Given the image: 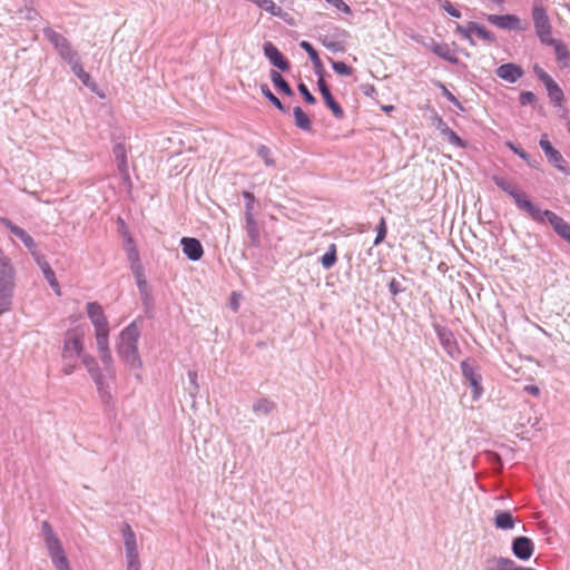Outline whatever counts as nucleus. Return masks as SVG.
Wrapping results in <instances>:
<instances>
[{
	"label": "nucleus",
	"mask_w": 570,
	"mask_h": 570,
	"mask_svg": "<svg viewBox=\"0 0 570 570\" xmlns=\"http://www.w3.org/2000/svg\"><path fill=\"white\" fill-rule=\"evenodd\" d=\"M246 233L249 237L250 245L254 247H258L261 244V236L257 222L254 218L253 214L246 215Z\"/></svg>",
	"instance_id": "393cba45"
},
{
	"label": "nucleus",
	"mask_w": 570,
	"mask_h": 570,
	"mask_svg": "<svg viewBox=\"0 0 570 570\" xmlns=\"http://www.w3.org/2000/svg\"><path fill=\"white\" fill-rule=\"evenodd\" d=\"M299 47L307 53L309 59H313L318 55V52L315 50V48L306 40H303L299 42Z\"/></svg>",
	"instance_id": "bf43d9fd"
},
{
	"label": "nucleus",
	"mask_w": 570,
	"mask_h": 570,
	"mask_svg": "<svg viewBox=\"0 0 570 570\" xmlns=\"http://www.w3.org/2000/svg\"><path fill=\"white\" fill-rule=\"evenodd\" d=\"M327 59L331 62L332 68L336 73H338L341 76H346V77L351 76L353 73V68L347 66L345 62L335 61L331 57H328Z\"/></svg>",
	"instance_id": "79ce46f5"
},
{
	"label": "nucleus",
	"mask_w": 570,
	"mask_h": 570,
	"mask_svg": "<svg viewBox=\"0 0 570 570\" xmlns=\"http://www.w3.org/2000/svg\"><path fill=\"white\" fill-rule=\"evenodd\" d=\"M82 364L87 368L88 373L90 374L92 381H99L104 377L100 367L98 366V363L96 358L89 354H82L80 356Z\"/></svg>",
	"instance_id": "a878e982"
},
{
	"label": "nucleus",
	"mask_w": 570,
	"mask_h": 570,
	"mask_svg": "<svg viewBox=\"0 0 570 570\" xmlns=\"http://www.w3.org/2000/svg\"><path fill=\"white\" fill-rule=\"evenodd\" d=\"M320 262L325 269H330L336 264L337 250L335 244L330 245L327 252L321 257Z\"/></svg>",
	"instance_id": "72a5a7b5"
},
{
	"label": "nucleus",
	"mask_w": 570,
	"mask_h": 570,
	"mask_svg": "<svg viewBox=\"0 0 570 570\" xmlns=\"http://www.w3.org/2000/svg\"><path fill=\"white\" fill-rule=\"evenodd\" d=\"M455 32L461 35L464 39H466L472 46L475 45L474 39L472 38L471 33L473 32V29H471V21L468 23L466 27L456 24Z\"/></svg>",
	"instance_id": "49530a36"
},
{
	"label": "nucleus",
	"mask_w": 570,
	"mask_h": 570,
	"mask_svg": "<svg viewBox=\"0 0 570 570\" xmlns=\"http://www.w3.org/2000/svg\"><path fill=\"white\" fill-rule=\"evenodd\" d=\"M461 370L464 381L469 383L473 390L474 399L479 397L483 392V387L481 385V375L475 372V368L471 364L470 360H464L461 362Z\"/></svg>",
	"instance_id": "9b49d317"
},
{
	"label": "nucleus",
	"mask_w": 570,
	"mask_h": 570,
	"mask_svg": "<svg viewBox=\"0 0 570 570\" xmlns=\"http://www.w3.org/2000/svg\"><path fill=\"white\" fill-rule=\"evenodd\" d=\"M325 105L331 109L333 115L337 119H342L344 117V110L341 105L334 99L332 92H328L323 97Z\"/></svg>",
	"instance_id": "e433bc0d"
},
{
	"label": "nucleus",
	"mask_w": 570,
	"mask_h": 570,
	"mask_svg": "<svg viewBox=\"0 0 570 570\" xmlns=\"http://www.w3.org/2000/svg\"><path fill=\"white\" fill-rule=\"evenodd\" d=\"M487 21L503 30L523 31L527 29L515 14H488Z\"/></svg>",
	"instance_id": "1a4fd4ad"
},
{
	"label": "nucleus",
	"mask_w": 570,
	"mask_h": 570,
	"mask_svg": "<svg viewBox=\"0 0 570 570\" xmlns=\"http://www.w3.org/2000/svg\"><path fill=\"white\" fill-rule=\"evenodd\" d=\"M387 234V227H386V220L384 217H381L380 223L376 227V237L374 239V245H380L386 237Z\"/></svg>",
	"instance_id": "a18cd8bd"
},
{
	"label": "nucleus",
	"mask_w": 570,
	"mask_h": 570,
	"mask_svg": "<svg viewBox=\"0 0 570 570\" xmlns=\"http://www.w3.org/2000/svg\"><path fill=\"white\" fill-rule=\"evenodd\" d=\"M544 87L548 91V96L551 102H553L556 106H561L564 100V94L560 86L554 80H552Z\"/></svg>",
	"instance_id": "7c9ffc66"
},
{
	"label": "nucleus",
	"mask_w": 570,
	"mask_h": 570,
	"mask_svg": "<svg viewBox=\"0 0 570 570\" xmlns=\"http://www.w3.org/2000/svg\"><path fill=\"white\" fill-rule=\"evenodd\" d=\"M69 66L71 71L77 76L83 86L98 94L100 97H104L102 94L98 92L97 83L91 79L90 75L83 70L80 57L69 63Z\"/></svg>",
	"instance_id": "a211bd4d"
},
{
	"label": "nucleus",
	"mask_w": 570,
	"mask_h": 570,
	"mask_svg": "<svg viewBox=\"0 0 570 570\" xmlns=\"http://www.w3.org/2000/svg\"><path fill=\"white\" fill-rule=\"evenodd\" d=\"M127 570H140V561L127 562Z\"/></svg>",
	"instance_id": "774afa93"
},
{
	"label": "nucleus",
	"mask_w": 570,
	"mask_h": 570,
	"mask_svg": "<svg viewBox=\"0 0 570 570\" xmlns=\"http://www.w3.org/2000/svg\"><path fill=\"white\" fill-rule=\"evenodd\" d=\"M188 379L190 384L194 386L195 392H197L199 389L197 384V373L195 371H188Z\"/></svg>",
	"instance_id": "338daca9"
},
{
	"label": "nucleus",
	"mask_w": 570,
	"mask_h": 570,
	"mask_svg": "<svg viewBox=\"0 0 570 570\" xmlns=\"http://www.w3.org/2000/svg\"><path fill=\"white\" fill-rule=\"evenodd\" d=\"M45 543L57 570H66V568L69 567V563L57 534L45 539Z\"/></svg>",
	"instance_id": "6e6552de"
},
{
	"label": "nucleus",
	"mask_w": 570,
	"mask_h": 570,
	"mask_svg": "<svg viewBox=\"0 0 570 570\" xmlns=\"http://www.w3.org/2000/svg\"><path fill=\"white\" fill-rule=\"evenodd\" d=\"M537 77L539 78V80L544 85L547 86L549 82H551L553 79L550 77L549 73H547L541 67H539L538 65L534 66L533 68Z\"/></svg>",
	"instance_id": "6e6d98bb"
},
{
	"label": "nucleus",
	"mask_w": 570,
	"mask_h": 570,
	"mask_svg": "<svg viewBox=\"0 0 570 570\" xmlns=\"http://www.w3.org/2000/svg\"><path fill=\"white\" fill-rule=\"evenodd\" d=\"M121 533L124 538L125 549L137 547L136 534L128 523L122 524Z\"/></svg>",
	"instance_id": "4c0bfd02"
},
{
	"label": "nucleus",
	"mask_w": 570,
	"mask_h": 570,
	"mask_svg": "<svg viewBox=\"0 0 570 570\" xmlns=\"http://www.w3.org/2000/svg\"><path fill=\"white\" fill-rule=\"evenodd\" d=\"M243 197L246 199L245 216L249 215V214H253L254 203H255L254 194L250 193V191H244L243 193Z\"/></svg>",
	"instance_id": "864d4df0"
},
{
	"label": "nucleus",
	"mask_w": 570,
	"mask_h": 570,
	"mask_svg": "<svg viewBox=\"0 0 570 570\" xmlns=\"http://www.w3.org/2000/svg\"><path fill=\"white\" fill-rule=\"evenodd\" d=\"M544 45L553 47L558 61H568L570 51L562 41L551 38Z\"/></svg>",
	"instance_id": "c756f323"
},
{
	"label": "nucleus",
	"mask_w": 570,
	"mask_h": 570,
	"mask_svg": "<svg viewBox=\"0 0 570 570\" xmlns=\"http://www.w3.org/2000/svg\"><path fill=\"white\" fill-rule=\"evenodd\" d=\"M132 271V274L135 275L136 277V281H137V286L140 291L141 294H146V291H147V281L145 279V276H144V269H142V266L139 267V269H131Z\"/></svg>",
	"instance_id": "de8ad7c7"
},
{
	"label": "nucleus",
	"mask_w": 570,
	"mask_h": 570,
	"mask_svg": "<svg viewBox=\"0 0 570 570\" xmlns=\"http://www.w3.org/2000/svg\"><path fill=\"white\" fill-rule=\"evenodd\" d=\"M277 405L274 401L267 399V397H259L254 401L253 403V412L256 415H269L272 412L276 410Z\"/></svg>",
	"instance_id": "b1692460"
},
{
	"label": "nucleus",
	"mask_w": 570,
	"mask_h": 570,
	"mask_svg": "<svg viewBox=\"0 0 570 570\" xmlns=\"http://www.w3.org/2000/svg\"><path fill=\"white\" fill-rule=\"evenodd\" d=\"M297 89L307 104L313 105L316 102L315 97L311 94V91L308 90L307 86L304 82H299Z\"/></svg>",
	"instance_id": "3c124183"
},
{
	"label": "nucleus",
	"mask_w": 570,
	"mask_h": 570,
	"mask_svg": "<svg viewBox=\"0 0 570 570\" xmlns=\"http://www.w3.org/2000/svg\"><path fill=\"white\" fill-rule=\"evenodd\" d=\"M183 253L193 262L199 261L204 255V248L199 239L194 237H183L180 239Z\"/></svg>",
	"instance_id": "dca6fc26"
},
{
	"label": "nucleus",
	"mask_w": 570,
	"mask_h": 570,
	"mask_svg": "<svg viewBox=\"0 0 570 570\" xmlns=\"http://www.w3.org/2000/svg\"><path fill=\"white\" fill-rule=\"evenodd\" d=\"M492 180L497 187L513 198L520 210L527 213L534 222L539 224L548 222L552 226V224L558 219L559 215L549 209H541L528 198L525 193L519 190L512 181L497 175L492 177Z\"/></svg>",
	"instance_id": "f257e3e1"
},
{
	"label": "nucleus",
	"mask_w": 570,
	"mask_h": 570,
	"mask_svg": "<svg viewBox=\"0 0 570 570\" xmlns=\"http://www.w3.org/2000/svg\"><path fill=\"white\" fill-rule=\"evenodd\" d=\"M440 7L453 18H461V12L453 7L450 0H439Z\"/></svg>",
	"instance_id": "09e8293b"
},
{
	"label": "nucleus",
	"mask_w": 570,
	"mask_h": 570,
	"mask_svg": "<svg viewBox=\"0 0 570 570\" xmlns=\"http://www.w3.org/2000/svg\"><path fill=\"white\" fill-rule=\"evenodd\" d=\"M45 38L53 46L59 57L68 65L79 58V53L75 50L70 41L61 33L55 31L50 27L42 29Z\"/></svg>",
	"instance_id": "20e7f679"
},
{
	"label": "nucleus",
	"mask_w": 570,
	"mask_h": 570,
	"mask_svg": "<svg viewBox=\"0 0 570 570\" xmlns=\"http://www.w3.org/2000/svg\"><path fill=\"white\" fill-rule=\"evenodd\" d=\"M442 136L446 138V140L455 147L465 148L466 146V142L461 137H459L456 132L453 131L450 127L442 134Z\"/></svg>",
	"instance_id": "a19ab883"
},
{
	"label": "nucleus",
	"mask_w": 570,
	"mask_h": 570,
	"mask_svg": "<svg viewBox=\"0 0 570 570\" xmlns=\"http://www.w3.org/2000/svg\"><path fill=\"white\" fill-rule=\"evenodd\" d=\"M0 222L12 235L18 237L28 249H36L37 244L35 239L24 229L17 226L9 218L6 217H2Z\"/></svg>",
	"instance_id": "f3484780"
},
{
	"label": "nucleus",
	"mask_w": 570,
	"mask_h": 570,
	"mask_svg": "<svg viewBox=\"0 0 570 570\" xmlns=\"http://www.w3.org/2000/svg\"><path fill=\"white\" fill-rule=\"evenodd\" d=\"M539 145L543 150L548 161L552 166H554L559 171H561L564 175L570 174L567 160L564 159L562 154L551 145V142L547 138V135H542Z\"/></svg>",
	"instance_id": "0eeeda50"
},
{
	"label": "nucleus",
	"mask_w": 570,
	"mask_h": 570,
	"mask_svg": "<svg viewBox=\"0 0 570 570\" xmlns=\"http://www.w3.org/2000/svg\"><path fill=\"white\" fill-rule=\"evenodd\" d=\"M514 519L510 511H498L494 518V524L498 529L509 530L514 527Z\"/></svg>",
	"instance_id": "cd10ccee"
},
{
	"label": "nucleus",
	"mask_w": 570,
	"mask_h": 570,
	"mask_svg": "<svg viewBox=\"0 0 570 570\" xmlns=\"http://www.w3.org/2000/svg\"><path fill=\"white\" fill-rule=\"evenodd\" d=\"M507 147L512 150L515 155H518L520 158H522L524 161H529V154L523 150L521 147L517 146L514 142L512 141H507L505 142Z\"/></svg>",
	"instance_id": "603ef678"
},
{
	"label": "nucleus",
	"mask_w": 570,
	"mask_h": 570,
	"mask_svg": "<svg viewBox=\"0 0 570 570\" xmlns=\"http://www.w3.org/2000/svg\"><path fill=\"white\" fill-rule=\"evenodd\" d=\"M96 341L98 352L107 351L109 348V330L96 331Z\"/></svg>",
	"instance_id": "ea45409f"
},
{
	"label": "nucleus",
	"mask_w": 570,
	"mask_h": 570,
	"mask_svg": "<svg viewBox=\"0 0 570 570\" xmlns=\"http://www.w3.org/2000/svg\"><path fill=\"white\" fill-rule=\"evenodd\" d=\"M126 559L127 562L139 561L137 547L126 549Z\"/></svg>",
	"instance_id": "e2e57ef3"
},
{
	"label": "nucleus",
	"mask_w": 570,
	"mask_h": 570,
	"mask_svg": "<svg viewBox=\"0 0 570 570\" xmlns=\"http://www.w3.org/2000/svg\"><path fill=\"white\" fill-rule=\"evenodd\" d=\"M37 263L39 267L41 268L43 276L46 281L49 283L50 287L60 295V287L59 283L56 278V274L49 263L43 257H37Z\"/></svg>",
	"instance_id": "5701e85b"
},
{
	"label": "nucleus",
	"mask_w": 570,
	"mask_h": 570,
	"mask_svg": "<svg viewBox=\"0 0 570 570\" xmlns=\"http://www.w3.org/2000/svg\"><path fill=\"white\" fill-rule=\"evenodd\" d=\"M495 75L504 81L514 83L524 75V71L521 66L508 62L499 66L495 69Z\"/></svg>",
	"instance_id": "2eb2a0df"
},
{
	"label": "nucleus",
	"mask_w": 570,
	"mask_h": 570,
	"mask_svg": "<svg viewBox=\"0 0 570 570\" xmlns=\"http://www.w3.org/2000/svg\"><path fill=\"white\" fill-rule=\"evenodd\" d=\"M16 283L0 284V316L12 307Z\"/></svg>",
	"instance_id": "aec40b11"
},
{
	"label": "nucleus",
	"mask_w": 570,
	"mask_h": 570,
	"mask_svg": "<svg viewBox=\"0 0 570 570\" xmlns=\"http://www.w3.org/2000/svg\"><path fill=\"white\" fill-rule=\"evenodd\" d=\"M537 97L532 91H522L520 94V104L522 106L531 105L535 101Z\"/></svg>",
	"instance_id": "13d9d810"
},
{
	"label": "nucleus",
	"mask_w": 570,
	"mask_h": 570,
	"mask_svg": "<svg viewBox=\"0 0 570 570\" xmlns=\"http://www.w3.org/2000/svg\"><path fill=\"white\" fill-rule=\"evenodd\" d=\"M262 95L279 111L287 112V107L272 92L268 85L262 83L259 86Z\"/></svg>",
	"instance_id": "473e14b6"
},
{
	"label": "nucleus",
	"mask_w": 570,
	"mask_h": 570,
	"mask_svg": "<svg viewBox=\"0 0 570 570\" xmlns=\"http://www.w3.org/2000/svg\"><path fill=\"white\" fill-rule=\"evenodd\" d=\"M436 86L441 89L442 96L446 98L451 104H453L460 110H464L460 100L440 81L436 82Z\"/></svg>",
	"instance_id": "37998d69"
},
{
	"label": "nucleus",
	"mask_w": 570,
	"mask_h": 570,
	"mask_svg": "<svg viewBox=\"0 0 570 570\" xmlns=\"http://www.w3.org/2000/svg\"><path fill=\"white\" fill-rule=\"evenodd\" d=\"M139 336L140 331L137 325V321L131 322L119 334L117 353L120 360L130 368H138L141 366V360L138 353Z\"/></svg>",
	"instance_id": "f03ea898"
},
{
	"label": "nucleus",
	"mask_w": 570,
	"mask_h": 570,
	"mask_svg": "<svg viewBox=\"0 0 570 570\" xmlns=\"http://www.w3.org/2000/svg\"><path fill=\"white\" fill-rule=\"evenodd\" d=\"M293 116L295 119V125L299 129H302L304 131H309L312 129L311 119L308 118L306 112L299 106H296L293 108Z\"/></svg>",
	"instance_id": "c85d7f7f"
},
{
	"label": "nucleus",
	"mask_w": 570,
	"mask_h": 570,
	"mask_svg": "<svg viewBox=\"0 0 570 570\" xmlns=\"http://www.w3.org/2000/svg\"><path fill=\"white\" fill-rule=\"evenodd\" d=\"M264 56L268 61L281 71H288L291 63L287 58L278 50V48L271 41L263 45Z\"/></svg>",
	"instance_id": "f8f14e48"
},
{
	"label": "nucleus",
	"mask_w": 570,
	"mask_h": 570,
	"mask_svg": "<svg viewBox=\"0 0 570 570\" xmlns=\"http://www.w3.org/2000/svg\"><path fill=\"white\" fill-rule=\"evenodd\" d=\"M327 3L334 6L337 10L350 14L352 12L351 7L346 4L343 0H325Z\"/></svg>",
	"instance_id": "4d7b16f0"
},
{
	"label": "nucleus",
	"mask_w": 570,
	"mask_h": 570,
	"mask_svg": "<svg viewBox=\"0 0 570 570\" xmlns=\"http://www.w3.org/2000/svg\"><path fill=\"white\" fill-rule=\"evenodd\" d=\"M322 29L325 33H321L318 40L326 49L332 52L346 51V40L350 37L347 30L334 24L323 26Z\"/></svg>",
	"instance_id": "7ed1b4c3"
},
{
	"label": "nucleus",
	"mask_w": 570,
	"mask_h": 570,
	"mask_svg": "<svg viewBox=\"0 0 570 570\" xmlns=\"http://www.w3.org/2000/svg\"><path fill=\"white\" fill-rule=\"evenodd\" d=\"M83 354L82 335L75 330L66 333L62 361L77 360Z\"/></svg>",
	"instance_id": "423d86ee"
},
{
	"label": "nucleus",
	"mask_w": 570,
	"mask_h": 570,
	"mask_svg": "<svg viewBox=\"0 0 570 570\" xmlns=\"http://www.w3.org/2000/svg\"><path fill=\"white\" fill-rule=\"evenodd\" d=\"M471 29H473V32H475L476 36L484 41L492 43L495 42L497 40L494 33H492L484 26L478 22L471 21Z\"/></svg>",
	"instance_id": "f704fd0d"
},
{
	"label": "nucleus",
	"mask_w": 570,
	"mask_h": 570,
	"mask_svg": "<svg viewBox=\"0 0 570 570\" xmlns=\"http://www.w3.org/2000/svg\"><path fill=\"white\" fill-rule=\"evenodd\" d=\"M556 234L564 239L570 245V224L567 223L562 217L558 219L551 226Z\"/></svg>",
	"instance_id": "2f4dec72"
},
{
	"label": "nucleus",
	"mask_w": 570,
	"mask_h": 570,
	"mask_svg": "<svg viewBox=\"0 0 570 570\" xmlns=\"http://www.w3.org/2000/svg\"><path fill=\"white\" fill-rule=\"evenodd\" d=\"M269 77L276 89L288 97L294 96L292 87L278 71L272 70Z\"/></svg>",
	"instance_id": "bb28decb"
},
{
	"label": "nucleus",
	"mask_w": 570,
	"mask_h": 570,
	"mask_svg": "<svg viewBox=\"0 0 570 570\" xmlns=\"http://www.w3.org/2000/svg\"><path fill=\"white\" fill-rule=\"evenodd\" d=\"M95 384L97 386V391L99 393L101 402L106 405H109L112 400V396L110 393L109 385L105 382V377L100 379L99 381H95Z\"/></svg>",
	"instance_id": "c9c22d12"
},
{
	"label": "nucleus",
	"mask_w": 570,
	"mask_h": 570,
	"mask_svg": "<svg viewBox=\"0 0 570 570\" xmlns=\"http://www.w3.org/2000/svg\"><path fill=\"white\" fill-rule=\"evenodd\" d=\"M435 333L440 344L451 358H456L461 353L460 347L451 330L444 326H435Z\"/></svg>",
	"instance_id": "9d476101"
},
{
	"label": "nucleus",
	"mask_w": 570,
	"mask_h": 570,
	"mask_svg": "<svg viewBox=\"0 0 570 570\" xmlns=\"http://www.w3.org/2000/svg\"><path fill=\"white\" fill-rule=\"evenodd\" d=\"M98 353H99L100 361H101V363L104 365L105 372L109 376L112 377L115 375V368L112 366V356H111L110 350L101 351V352H98Z\"/></svg>",
	"instance_id": "58836bf2"
},
{
	"label": "nucleus",
	"mask_w": 570,
	"mask_h": 570,
	"mask_svg": "<svg viewBox=\"0 0 570 570\" xmlns=\"http://www.w3.org/2000/svg\"><path fill=\"white\" fill-rule=\"evenodd\" d=\"M389 291L393 296H396L401 293H404L406 288L402 285L401 281L392 278L389 283Z\"/></svg>",
	"instance_id": "8fccbe9b"
},
{
	"label": "nucleus",
	"mask_w": 570,
	"mask_h": 570,
	"mask_svg": "<svg viewBox=\"0 0 570 570\" xmlns=\"http://www.w3.org/2000/svg\"><path fill=\"white\" fill-rule=\"evenodd\" d=\"M112 153L117 163V168L125 180H129V170L127 163L126 148L124 144L118 142L114 146Z\"/></svg>",
	"instance_id": "412c9836"
},
{
	"label": "nucleus",
	"mask_w": 570,
	"mask_h": 570,
	"mask_svg": "<svg viewBox=\"0 0 570 570\" xmlns=\"http://www.w3.org/2000/svg\"><path fill=\"white\" fill-rule=\"evenodd\" d=\"M16 283V271L10 257L0 248V284Z\"/></svg>",
	"instance_id": "6ab92c4d"
},
{
	"label": "nucleus",
	"mask_w": 570,
	"mask_h": 570,
	"mask_svg": "<svg viewBox=\"0 0 570 570\" xmlns=\"http://www.w3.org/2000/svg\"><path fill=\"white\" fill-rule=\"evenodd\" d=\"M532 19L538 38L542 43H546L552 38V27L546 8L535 3L532 8Z\"/></svg>",
	"instance_id": "39448f33"
},
{
	"label": "nucleus",
	"mask_w": 570,
	"mask_h": 570,
	"mask_svg": "<svg viewBox=\"0 0 570 570\" xmlns=\"http://www.w3.org/2000/svg\"><path fill=\"white\" fill-rule=\"evenodd\" d=\"M433 124L441 135L449 128L448 124L439 115L434 116Z\"/></svg>",
	"instance_id": "052dcab7"
},
{
	"label": "nucleus",
	"mask_w": 570,
	"mask_h": 570,
	"mask_svg": "<svg viewBox=\"0 0 570 570\" xmlns=\"http://www.w3.org/2000/svg\"><path fill=\"white\" fill-rule=\"evenodd\" d=\"M430 49L438 57L444 59L445 61H448L452 65H458L460 62L459 58L451 50V48L449 47L448 43H439V42L433 41Z\"/></svg>",
	"instance_id": "4be33fe9"
},
{
	"label": "nucleus",
	"mask_w": 570,
	"mask_h": 570,
	"mask_svg": "<svg viewBox=\"0 0 570 570\" xmlns=\"http://www.w3.org/2000/svg\"><path fill=\"white\" fill-rule=\"evenodd\" d=\"M257 155L264 159L265 164L267 166H271L274 164L273 159L269 158V155H271V150L268 147H266L265 145H261L258 146L257 148Z\"/></svg>",
	"instance_id": "5fc2aeb1"
},
{
	"label": "nucleus",
	"mask_w": 570,
	"mask_h": 570,
	"mask_svg": "<svg viewBox=\"0 0 570 570\" xmlns=\"http://www.w3.org/2000/svg\"><path fill=\"white\" fill-rule=\"evenodd\" d=\"M127 257L130 262L131 269H139L141 267L140 259H139V253L137 248L132 245L130 247H127Z\"/></svg>",
	"instance_id": "c03bdc74"
},
{
	"label": "nucleus",
	"mask_w": 570,
	"mask_h": 570,
	"mask_svg": "<svg viewBox=\"0 0 570 570\" xmlns=\"http://www.w3.org/2000/svg\"><path fill=\"white\" fill-rule=\"evenodd\" d=\"M77 360H68V361H63V367H62V372L66 374V375H70L76 366H77V363H76Z\"/></svg>",
	"instance_id": "680f3d73"
},
{
	"label": "nucleus",
	"mask_w": 570,
	"mask_h": 570,
	"mask_svg": "<svg viewBox=\"0 0 570 570\" xmlns=\"http://www.w3.org/2000/svg\"><path fill=\"white\" fill-rule=\"evenodd\" d=\"M511 549L518 559L525 561L532 557L534 543L530 538L520 535L512 540Z\"/></svg>",
	"instance_id": "ddd939ff"
},
{
	"label": "nucleus",
	"mask_w": 570,
	"mask_h": 570,
	"mask_svg": "<svg viewBox=\"0 0 570 570\" xmlns=\"http://www.w3.org/2000/svg\"><path fill=\"white\" fill-rule=\"evenodd\" d=\"M317 86H318V90H320L322 97H324L325 95L331 92L330 87L325 82L324 78H318Z\"/></svg>",
	"instance_id": "69168bd1"
},
{
	"label": "nucleus",
	"mask_w": 570,
	"mask_h": 570,
	"mask_svg": "<svg viewBox=\"0 0 570 570\" xmlns=\"http://www.w3.org/2000/svg\"><path fill=\"white\" fill-rule=\"evenodd\" d=\"M86 309L96 331L109 330L107 317L99 303L89 302L87 303Z\"/></svg>",
	"instance_id": "4468645a"
},
{
	"label": "nucleus",
	"mask_w": 570,
	"mask_h": 570,
	"mask_svg": "<svg viewBox=\"0 0 570 570\" xmlns=\"http://www.w3.org/2000/svg\"><path fill=\"white\" fill-rule=\"evenodd\" d=\"M41 532H42L45 539L56 534L53 532V530H52V527L49 524L48 521H43L42 522V524H41Z\"/></svg>",
	"instance_id": "0e129e2a"
}]
</instances>
